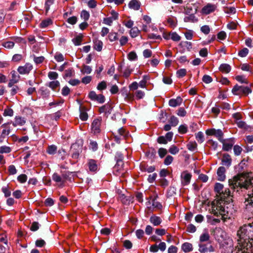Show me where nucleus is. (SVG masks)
Returning a JSON list of instances; mask_svg holds the SVG:
<instances>
[{"mask_svg":"<svg viewBox=\"0 0 253 253\" xmlns=\"http://www.w3.org/2000/svg\"><path fill=\"white\" fill-rule=\"evenodd\" d=\"M219 198L218 200L214 201L212 203V211L214 214L219 211L222 217L230 218L231 214L227 210L228 207L225 208L226 203H228L231 200L230 191L229 189H225L220 194L217 195Z\"/></svg>","mask_w":253,"mask_h":253,"instance_id":"obj_1","label":"nucleus"},{"mask_svg":"<svg viewBox=\"0 0 253 253\" xmlns=\"http://www.w3.org/2000/svg\"><path fill=\"white\" fill-rule=\"evenodd\" d=\"M249 173H241L229 180V184L231 188L235 189L236 187H244L248 189L250 186L253 185V177Z\"/></svg>","mask_w":253,"mask_h":253,"instance_id":"obj_2","label":"nucleus"},{"mask_svg":"<svg viewBox=\"0 0 253 253\" xmlns=\"http://www.w3.org/2000/svg\"><path fill=\"white\" fill-rule=\"evenodd\" d=\"M253 240L239 238L237 240L238 245L236 247V249L238 252H241V253H251L252 251V242Z\"/></svg>","mask_w":253,"mask_h":253,"instance_id":"obj_3","label":"nucleus"},{"mask_svg":"<svg viewBox=\"0 0 253 253\" xmlns=\"http://www.w3.org/2000/svg\"><path fill=\"white\" fill-rule=\"evenodd\" d=\"M237 234L239 238L253 240V222L240 227Z\"/></svg>","mask_w":253,"mask_h":253,"instance_id":"obj_4","label":"nucleus"},{"mask_svg":"<svg viewBox=\"0 0 253 253\" xmlns=\"http://www.w3.org/2000/svg\"><path fill=\"white\" fill-rule=\"evenodd\" d=\"M220 250L222 253H232L234 250L233 241L230 237H226L220 242Z\"/></svg>","mask_w":253,"mask_h":253,"instance_id":"obj_5","label":"nucleus"},{"mask_svg":"<svg viewBox=\"0 0 253 253\" xmlns=\"http://www.w3.org/2000/svg\"><path fill=\"white\" fill-rule=\"evenodd\" d=\"M232 91L233 94L235 95H240L244 94L245 95H248L252 92L251 89L248 86H239L236 85L232 88Z\"/></svg>","mask_w":253,"mask_h":253,"instance_id":"obj_6","label":"nucleus"},{"mask_svg":"<svg viewBox=\"0 0 253 253\" xmlns=\"http://www.w3.org/2000/svg\"><path fill=\"white\" fill-rule=\"evenodd\" d=\"M147 208L151 211L160 210L162 208V205L159 202L157 201L155 199H152L146 202Z\"/></svg>","mask_w":253,"mask_h":253,"instance_id":"obj_7","label":"nucleus"},{"mask_svg":"<svg viewBox=\"0 0 253 253\" xmlns=\"http://www.w3.org/2000/svg\"><path fill=\"white\" fill-rule=\"evenodd\" d=\"M124 163L122 160L117 161L116 165L114 167V172L117 175H123L125 172L124 169Z\"/></svg>","mask_w":253,"mask_h":253,"instance_id":"obj_8","label":"nucleus"},{"mask_svg":"<svg viewBox=\"0 0 253 253\" xmlns=\"http://www.w3.org/2000/svg\"><path fill=\"white\" fill-rule=\"evenodd\" d=\"M88 97L91 100L97 101L100 103H103L105 101V97L102 94L98 95L94 91H91L89 93Z\"/></svg>","mask_w":253,"mask_h":253,"instance_id":"obj_9","label":"nucleus"},{"mask_svg":"<svg viewBox=\"0 0 253 253\" xmlns=\"http://www.w3.org/2000/svg\"><path fill=\"white\" fill-rule=\"evenodd\" d=\"M206 134L208 135H214L220 141L222 139L223 133L220 129H215L214 128L209 129L206 130Z\"/></svg>","mask_w":253,"mask_h":253,"instance_id":"obj_10","label":"nucleus"},{"mask_svg":"<svg viewBox=\"0 0 253 253\" xmlns=\"http://www.w3.org/2000/svg\"><path fill=\"white\" fill-rule=\"evenodd\" d=\"M52 178L53 181L58 183L59 186H61L64 185L66 179V177L65 174H62V176H60L57 173H54L52 175Z\"/></svg>","mask_w":253,"mask_h":253,"instance_id":"obj_11","label":"nucleus"},{"mask_svg":"<svg viewBox=\"0 0 253 253\" xmlns=\"http://www.w3.org/2000/svg\"><path fill=\"white\" fill-rule=\"evenodd\" d=\"M220 142H221L223 144V150L226 151L231 150L235 143L233 138H229L225 140L222 139Z\"/></svg>","mask_w":253,"mask_h":253,"instance_id":"obj_12","label":"nucleus"},{"mask_svg":"<svg viewBox=\"0 0 253 253\" xmlns=\"http://www.w3.org/2000/svg\"><path fill=\"white\" fill-rule=\"evenodd\" d=\"M113 134L115 140L117 143H120V140L121 139V137L125 138L126 136L127 133L125 129L123 128H121L119 129L116 132L113 133Z\"/></svg>","mask_w":253,"mask_h":253,"instance_id":"obj_13","label":"nucleus"},{"mask_svg":"<svg viewBox=\"0 0 253 253\" xmlns=\"http://www.w3.org/2000/svg\"><path fill=\"white\" fill-rule=\"evenodd\" d=\"M71 149L72 151V158L75 160V161L73 163V164H74L77 162L79 158L80 148H79V146L73 144L71 146Z\"/></svg>","mask_w":253,"mask_h":253,"instance_id":"obj_14","label":"nucleus"},{"mask_svg":"<svg viewBox=\"0 0 253 253\" xmlns=\"http://www.w3.org/2000/svg\"><path fill=\"white\" fill-rule=\"evenodd\" d=\"M191 177V174L187 171L182 172L181 174L182 184L183 185H188L190 183Z\"/></svg>","mask_w":253,"mask_h":253,"instance_id":"obj_15","label":"nucleus"},{"mask_svg":"<svg viewBox=\"0 0 253 253\" xmlns=\"http://www.w3.org/2000/svg\"><path fill=\"white\" fill-rule=\"evenodd\" d=\"M33 69V66L30 63H26L23 66H20L18 71L20 74H28Z\"/></svg>","mask_w":253,"mask_h":253,"instance_id":"obj_16","label":"nucleus"},{"mask_svg":"<svg viewBox=\"0 0 253 253\" xmlns=\"http://www.w3.org/2000/svg\"><path fill=\"white\" fill-rule=\"evenodd\" d=\"M101 121L99 119L94 120L92 123V131L94 133H98L100 131V126Z\"/></svg>","mask_w":253,"mask_h":253,"instance_id":"obj_17","label":"nucleus"},{"mask_svg":"<svg viewBox=\"0 0 253 253\" xmlns=\"http://www.w3.org/2000/svg\"><path fill=\"white\" fill-rule=\"evenodd\" d=\"M216 6L214 4H208L202 9V12L204 14H209L215 10Z\"/></svg>","mask_w":253,"mask_h":253,"instance_id":"obj_18","label":"nucleus"},{"mask_svg":"<svg viewBox=\"0 0 253 253\" xmlns=\"http://www.w3.org/2000/svg\"><path fill=\"white\" fill-rule=\"evenodd\" d=\"M225 169L223 167H219L217 171L218 180L223 181L225 179Z\"/></svg>","mask_w":253,"mask_h":253,"instance_id":"obj_19","label":"nucleus"},{"mask_svg":"<svg viewBox=\"0 0 253 253\" xmlns=\"http://www.w3.org/2000/svg\"><path fill=\"white\" fill-rule=\"evenodd\" d=\"M1 127L3 128L1 134V137L4 138L5 136L9 134L10 132V127L9 124H3Z\"/></svg>","mask_w":253,"mask_h":253,"instance_id":"obj_20","label":"nucleus"},{"mask_svg":"<svg viewBox=\"0 0 253 253\" xmlns=\"http://www.w3.org/2000/svg\"><path fill=\"white\" fill-rule=\"evenodd\" d=\"M182 102V99L180 97H177L176 99H170L169 104L171 107H175L179 106Z\"/></svg>","mask_w":253,"mask_h":253,"instance_id":"obj_21","label":"nucleus"},{"mask_svg":"<svg viewBox=\"0 0 253 253\" xmlns=\"http://www.w3.org/2000/svg\"><path fill=\"white\" fill-rule=\"evenodd\" d=\"M128 6L130 8L137 10L139 9L140 3L137 0H131L128 3Z\"/></svg>","mask_w":253,"mask_h":253,"instance_id":"obj_22","label":"nucleus"},{"mask_svg":"<svg viewBox=\"0 0 253 253\" xmlns=\"http://www.w3.org/2000/svg\"><path fill=\"white\" fill-rule=\"evenodd\" d=\"M245 203L247 208L249 206L253 207V189L252 193L248 194V197L246 198Z\"/></svg>","mask_w":253,"mask_h":253,"instance_id":"obj_23","label":"nucleus"},{"mask_svg":"<svg viewBox=\"0 0 253 253\" xmlns=\"http://www.w3.org/2000/svg\"><path fill=\"white\" fill-rule=\"evenodd\" d=\"M88 166L90 171H95L98 168L96 162L94 160H89L88 162Z\"/></svg>","mask_w":253,"mask_h":253,"instance_id":"obj_24","label":"nucleus"},{"mask_svg":"<svg viewBox=\"0 0 253 253\" xmlns=\"http://www.w3.org/2000/svg\"><path fill=\"white\" fill-rule=\"evenodd\" d=\"M150 221L154 226L160 225L162 222L160 217L155 215L152 216L150 218Z\"/></svg>","mask_w":253,"mask_h":253,"instance_id":"obj_25","label":"nucleus"},{"mask_svg":"<svg viewBox=\"0 0 253 253\" xmlns=\"http://www.w3.org/2000/svg\"><path fill=\"white\" fill-rule=\"evenodd\" d=\"M220 71L224 73H228L231 71V67L227 64H222L219 67Z\"/></svg>","mask_w":253,"mask_h":253,"instance_id":"obj_26","label":"nucleus"},{"mask_svg":"<svg viewBox=\"0 0 253 253\" xmlns=\"http://www.w3.org/2000/svg\"><path fill=\"white\" fill-rule=\"evenodd\" d=\"M222 161L224 165L229 166L231 163V158L230 156L228 154H224Z\"/></svg>","mask_w":253,"mask_h":253,"instance_id":"obj_27","label":"nucleus"},{"mask_svg":"<svg viewBox=\"0 0 253 253\" xmlns=\"http://www.w3.org/2000/svg\"><path fill=\"white\" fill-rule=\"evenodd\" d=\"M25 124V120L20 117H16L15 118V121L13 123V125L14 126H23Z\"/></svg>","mask_w":253,"mask_h":253,"instance_id":"obj_28","label":"nucleus"},{"mask_svg":"<svg viewBox=\"0 0 253 253\" xmlns=\"http://www.w3.org/2000/svg\"><path fill=\"white\" fill-rule=\"evenodd\" d=\"M211 212L214 214V215L216 216L217 218H214L212 219L210 222L212 224H214L216 223H218L220 222V219H222L223 220H225L226 218H224L223 217H222L221 215L219 213V211H218V213L216 214H214L212 211H211Z\"/></svg>","mask_w":253,"mask_h":253,"instance_id":"obj_29","label":"nucleus"},{"mask_svg":"<svg viewBox=\"0 0 253 253\" xmlns=\"http://www.w3.org/2000/svg\"><path fill=\"white\" fill-rule=\"evenodd\" d=\"M93 42L94 48L98 51H100L102 48L103 42L98 40H95Z\"/></svg>","mask_w":253,"mask_h":253,"instance_id":"obj_30","label":"nucleus"},{"mask_svg":"<svg viewBox=\"0 0 253 253\" xmlns=\"http://www.w3.org/2000/svg\"><path fill=\"white\" fill-rule=\"evenodd\" d=\"M182 249L185 253L189 252L192 250V245L189 243H184L182 245Z\"/></svg>","mask_w":253,"mask_h":253,"instance_id":"obj_31","label":"nucleus"},{"mask_svg":"<svg viewBox=\"0 0 253 253\" xmlns=\"http://www.w3.org/2000/svg\"><path fill=\"white\" fill-rule=\"evenodd\" d=\"M48 86L54 90L60 86V83L58 81L54 80L49 82Z\"/></svg>","mask_w":253,"mask_h":253,"instance_id":"obj_32","label":"nucleus"},{"mask_svg":"<svg viewBox=\"0 0 253 253\" xmlns=\"http://www.w3.org/2000/svg\"><path fill=\"white\" fill-rule=\"evenodd\" d=\"M1 45L5 48L10 49H12L14 46V42L13 41H6L3 42Z\"/></svg>","mask_w":253,"mask_h":253,"instance_id":"obj_33","label":"nucleus"},{"mask_svg":"<svg viewBox=\"0 0 253 253\" xmlns=\"http://www.w3.org/2000/svg\"><path fill=\"white\" fill-rule=\"evenodd\" d=\"M140 31L137 27H133L131 28L129 32V34L132 38H135L138 36Z\"/></svg>","mask_w":253,"mask_h":253,"instance_id":"obj_34","label":"nucleus"},{"mask_svg":"<svg viewBox=\"0 0 253 253\" xmlns=\"http://www.w3.org/2000/svg\"><path fill=\"white\" fill-rule=\"evenodd\" d=\"M57 149V147L55 145H52L48 147L46 152L50 155H53L56 153Z\"/></svg>","mask_w":253,"mask_h":253,"instance_id":"obj_35","label":"nucleus"},{"mask_svg":"<svg viewBox=\"0 0 253 253\" xmlns=\"http://www.w3.org/2000/svg\"><path fill=\"white\" fill-rule=\"evenodd\" d=\"M10 74L11 75L10 80H12L16 83H18L20 80V76L15 71H11Z\"/></svg>","mask_w":253,"mask_h":253,"instance_id":"obj_36","label":"nucleus"},{"mask_svg":"<svg viewBox=\"0 0 253 253\" xmlns=\"http://www.w3.org/2000/svg\"><path fill=\"white\" fill-rule=\"evenodd\" d=\"M214 190L217 195L220 194L223 191V185L220 183H216L214 186Z\"/></svg>","mask_w":253,"mask_h":253,"instance_id":"obj_37","label":"nucleus"},{"mask_svg":"<svg viewBox=\"0 0 253 253\" xmlns=\"http://www.w3.org/2000/svg\"><path fill=\"white\" fill-rule=\"evenodd\" d=\"M81 72L84 74H90L92 71L91 68L87 65H84L81 70Z\"/></svg>","mask_w":253,"mask_h":253,"instance_id":"obj_38","label":"nucleus"},{"mask_svg":"<svg viewBox=\"0 0 253 253\" xmlns=\"http://www.w3.org/2000/svg\"><path fill=\"white\" fill-rule=\"evenodd\" d=\"M236 80L241 83L248 84V81L245 76L238 75L235 77Z\"/></svg>","mask_w":253,"mask_h":253,"instance_id":"obj_39","label":"nucleus"},{"mask_svg":"<svg viewBox=\"0 0 253 253\" xmlns=\"http://www.w3.org/2000/svg\"><path fill=\"white\" fill-rule=\"evenodd\" d=\"M52 24V21L50 19H47L42 21L40 24V27L45 28Z\"/></svg>","mask_w":253,"mask_h":253,"instance_id":"obj_40","label":"nucleus"},{"mask_svg":"<svg viewBox=\"0 0 253 253\" xmlns=\"http://www.w3.org/2000/svg\"><path fill=\"white\" fill-rule=\"evenodd\" d=\"M168 23L172 28L176 25V19L175 17H169L167 20Z\"/></svg>","mask_w":253,"mask_h":253,"instance_id":"obj_41","label":"nucleus"},{"mask_svg":"<svg viewBox=\"0 0 253 253\" xmlns=\"http://www.w3.org/2000/svg\"><path fill=\"white\" fill-rule=\"evenodd\" d=\"M169 122L171 126H175L178 125L179 121L176 117L171 116L169 119Z\"/></svg>","mask_w":253,"mask_h":253,"instance_id":"obj_42","label":"nucleus"},{"mask_svg":"<svg viewBox=\"0 0 253 253\" xmlns=\"http://www.w3.org/2000/svg\"><path fill=\"white\" fill-rule=\"evenodd\" d=\"M83 36L82 35H78L72 40L73 42L76 45L81 44L82 41Z\"/></svg>","mask_w":253,"mask_h":253,"instance_id":"obj_43","label":"nucleus"},{"mask_svg":"<svg viewBox=\"0 0 253 253\" xmlns=\"http://www.w3.org/2000/svg\"><path fill=\"white\" fill-rule=\"evenodd\" d=\"M123 24L127 28H132L133 26L134 22L130 19L125 20L123 22Z\"/></svg>","mask_w":253,"mask_h":253,"instance_id":"obj_44","label":"nucleus"},{"mask_svg":"<svg viewBox=\"0 0 253 253\" xmlns=\"http://www.w3.org/2000/svg\"><path fill=\"white\" fill-rule=\"evenodd\" d=\"M196 138L199 143H201L204 141V135L202 132H198L196 134Z\"/></svg>","mask_w":253,"mask_h":253,"instance_id":"obj_45","label":"nucleus"},{"mask_svg":"<svg viewBox=\"0 0 253 253\" xmlns=\"http://www.w3.org/2000/svg\"><path fill=\"white\" fill-rule=\"evenodd\" d=\"M3 115L5 117H12L13 115V111L11 108H6L4 110Z\"/></svg>","mask_w":253,"mask_h":253,"instance_id":"obj_46","label":"nucleus"},{"mask_svg":"<svg viewBox=\"0 0 253 253\" xmlns=\"http://www.w3.org/2000/svg\"><path fill=\"white\" fill-rule=\"evenodd\" d=\"M197 147V144L195 142H189L187 144L188 149L191 151H195Z\"/></svg>","mask_w":253,"mask_h":253,"instance_id":"obj_47","label":"nucleus"},{"mask_svg":"<svg viewBox=\"0 0 253 253\" xmlns=\"http://www.w3.org/2000/svg\"><path fill=\"white\" fill-rule=\"evenodd\" d=\"M134 94L137 99H142L143 98V97L145 95V93L144 91H142V90H137L134 92Z\"/></svg>","mask_w":253,"mask_h":253,"instance_id":"obj_48","label":"nucleus"},{"mask_svg":"<svg viewBox=\"0 0 253 253\" xmlns=\"http://www.w3.org/2000/svg\"><path fill=\"white\" fill-rule=\"evenodd\" d=\"M210 239V235L208 232L202 234L200 238V241L202 242L207 241Z\"/></svg>","mask_w":253,"mask_h":253,"instance_id":"obj_49","label":"nucleus"},{"mask_svg":"<svg viewBox=\"0 0 253 253\" xmlns=\"http://www.w3.org/2000/svg\"><path fill=\"white\" fill-rule=\"evenodd\" d=\"M107 87L106 82L103 81L99 83L97 86V89L99 90H102L105 89Z\"/></svg>","mask_w":253,"mask_h":253,"instance_id":"obj_50","label":"nucleus"},{"mask_svg":"<svg viewBox=\"0 0 253 253\" xmlns=\"http://www.w3.org/2000/svg\"><path fill=\"white\" fill-rule=\"evenodd\" d=\"M170 38L172 40L175 42L179 41L181 39V37L175 32H173L169 34Z\"/></svg>","mask_w":253,"mask_h":253,"instance_id":"obj_51","label":"nucleus"},{"mask_svg":"<svg viewBox=\"0 0 253 253\" xmlns=\"http://www.w3.org/2000/svg\"><path fill=\"white\" fill-rule=\"evenodd\" d=\"M233 151L234 154L236 156H239L241 154L242 151V148L241 146L236 145L234 146Z\"/></svg>","mask_w":253,"mask_h":253,"instance_id":"obj_52","label":"nucleus"},{"mask_svg":"<svg viewBox=\"0 0 253 253\" xmlns=\"http://www.w3.org/2000/svg\"><path fill=\"white\" fill-rule=\"evenodd\" d=\"M187 71L185 69H180L177 71L176 75L178 78H182L185 76L186 74Z\"/></svg>","mask_w":253,"mask_h":253,"instance_id":"obj_53","label":"nucleus"},{"mask_svg":"<svg viewBox=\"0 0 253 253\" xmlns=\"http://www.w3.org/2000/svg\"><path fill=\"white\" fill-rule=\"evenodd\" d=\"M11 151V148L8 146H2L0 147V153H8Z\"/></svg>","mask_w":253,"mask_h":253,"instance_id":"obj_54","label":"nucleus"},{"mask_svg":"<svg viewBox=\"0 0 253 253\" xmlns=\"http://www.w3.org/2000/svg\"><path fill=\"white\" fill-rule=\"evenodd\" d=\"M89 13L86 10H83L81 12V16L84 20H87L89 18Z\"/></svg>","mask_w":253,"mask_h":253,"instance_id":"obj_55","label":"nucleus"},{"mask_svg":"<svg viewBox=\"0 0 253 253\" xmlns=\"http://www.w3.org/2000/svg\"><path fill=\"white\" fill-rule=\"evenodd\" d=\"M169 151L171 154L175 155L179 152V149L175 145H172L169 148Z\"/></svg>","mask_w":253,"mask_h":253,"instance_id":"obj_56","label":"nucleus"},{"mask_svg":"<svg viewBox=\"0 0 253 253\" xmlns=\"http://www.w3.org/2000/svg\"><path fill=\"white\" fill-rule=\"evenodd\" d=\"M187 131V127L186 125H180L178 127V132L181 134L186 133Z\"/></svg>","mask_w":253,"mask_h":253,"instance_id":"obj_57","label":"nucleus"},{"mask_svg":"<svg viewBox=\"0 0 253 253\" xmlns=\"http://www.w3.org/2000/svg\"><path fill=\"white\" fill-rule=\"evenodd\" d=\"M202 81L206 84H209L212 81V79L209 75H206L203 76Z\"/></svg>","mask_w":253,"mask_h":253,"instance_id":"obj_58","label":"nucleus"},{"mask_svg":"<svg viewBox=\"0 0 253 253\" xmlns=\"http://www.w3.org/2000/svg\"><path fill=\"white\" fill-rule=\"evenodd\" d=\"M249 53V49L247 48H244L240 50L238 53L239 55L242 57H245Z\"/></svg>","mask_w":253,"mask_h":253,"instance_id":"obj_59","label":"nucleus"},{"mask_svg":"<svg viewBox=\"0 0 253 253\" xmlns=\"http://www.w3.org/2000/svg\"><path fill=\"white\" fill-rule=\"evenodd\" d=\"M2 191L4 194V196L6 197H9L11 195V192L8 186H4L2 188Z\"/></svg>","mask_w":253,"mask_h":253,"instance_id":"obj_60","label":"nucleus"},{"mask_svg":"<svg viewBox=\"0 0 253 253\" xmlns=\"http://www.w3.org/2000/svg\"><path fill=\"white\" fill-rule=\"evenodd\" d=\"M48 77L50 80H55L58 77V74L55 72H49L48 74Z\"/></svg>","mask_w":253,"mask_h":253,"instance_id":"obj_61","label":"nucleus"},{"mask_svg":"<svg viewBox=\"0 0 253 253\" xmlns=\"http://www.w3.org/2000/svg\"><path fill=\"white\" fill-rule=\"evenodd\" d=\"M108 38L111 42L115 41L118 39L116 33H111L108 35Z\"/></svg>","mask_w":253,"mask_h":253,"instance_id":"obj_62","label":"nucleus"},{"mask_svg":"<svg viewBox=\"0 0 253 253\" xmlns=\"http://www.w3.org/2000/svg\"><path fill=\"white\" fill-rule=\"evenodd\" d=\"M17 179L20 182L24 183L27 179V176L26 174H22L18 176Z\"/></svg>","mask_w":253,"mask_h":253,"instance_id":"obj_63","label":"nucleus"},{"mask_svg":"<svg viewBox=\"0 0 253 253\" xmlns=\"http://www.w3.org/2000/svg\"><path fill=\"white\" fill-rule=\"evenodd\" d=\"M54 58L57 62H61L64 60L63 55L60 53H56L54 56Z\"/></svg>","mask_w":253,"mask_h":253,"instance_id":"obj_64","label":"nucleus"}]
</instances>
